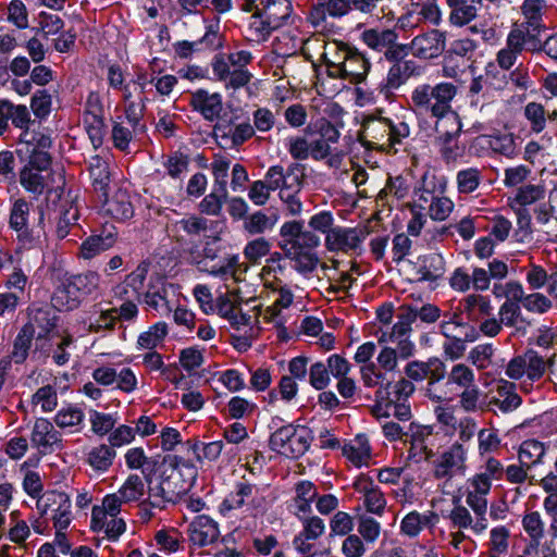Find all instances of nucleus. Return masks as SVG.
<instances>
[{"label": "nucleus", "mask_w": 557, "mask_h": 557, "mask_svg": "<svg viewBox=\"0 0 557 557\" xmlns=\"http://www.w3.org/2000/svg\"><path fill=\"white\" fill-rule=\"evenodd\" d=\"M280 249L294 262V269L300 274L312 273L319 265L320 258L315 249L321 245L318 232L304 228L301 221L285 222L280 228Z\"/></svg>", "instance_id": "f257e3e1"}, {"label": "nucleus", "mask_w": 557, "mask_h": 557, "mask_svg": "<svg viewBox=\"0 0 557 557\" xmlns=\"http://www.w3.org/2000/svg\"><path fill=\"white\" fill-rule=\"evenodd\" d=\"M308 226L324 236V248L330 253L359 256L369 235L364 226H342L336 224L334 214L322 210L310 216Z\"/></svg>", "instance_id": "f03ea898"}, {"label": "nucleus", "mask_w": 557, "mask_h": 557, "mask_svg": "<svg viewBox=\"0 0 557 557\" xmlns=\"http://www.w3.org/2000/svg\"><path fill=\"white\" fill-rule=\"evenodd\" d=\"M322 59L329 77L352 85L362 83L371 67L369 60L357 48L337 40L325 42Z\"/></svg>", "instance_id": "7ed1b4c3"}, {"label": "nucleus", "mask_w": 557, "mask_h": 557, "mask_svg": "<svg viewBox=\"0 0 557 557\" xmlns=\"http://www.w3.org/2000/svg\"><path fill=\"white\" fill-rule=\"evenodd\" d=\"M243 12L252 13L249 30L252 40H267L272 32L287 24L293 7L290 0H242Z\"/></svg>", "instance_id": "20e7f679"}, {"label": "nucleus", "mask_w": 557, "mask_h": 557, "mask_svg": "<svg viewBox=\"0 0 557 557\" xmlns=\"http://www.w3.org/2000/svg\"><path fill=\"white\" fill-rule=\"evenodd\" d=\"M456 95L457 86L453 83H423L413 87L408 104L417 115L429 116L438 122L451 113V102Z\"/></svg>", "instance_id": "39448f33"}, {"label": "nucleus", "mask_w": 557, "mask_h": 557, "mask_svg": "<svg viewBox=\"0 0 557 557\" xmlns=\"http://www.w3.org/2000/svg\"><path fill=\"white\" fill-rule=\"evenodd\" d=\"M218 236H210L205 242L201 250L198 249V246H195L188 248L187 253L191 262L196 264L200 271L218 277L233 275L237 264V258L235 256L220 259L215 264L209 265V261H214L219 258L221 249L218 246Z\"/></svg>", "instance_id": "423d86ee"}, {"label": "nucleus", "mask_w": 557, "mask_h": 557, "mask_svg": "<svg viewBox=\"0 0 557 557\" xmlns=\"http://www.w3.org/2000/svg\"><path fill=\"white\" fill-rule=\"evenodd\" d=\"M313 440L312 432L307 426L292 424L277 429L270 437L272 450L289 458L302 456Z\"/></svg>", "instance_id": "0eeeda50"}, {"label": "nucleus", "mask_w": 557, "mask_h": 557, "mask_svg": "<svg viewBox=\"0 0 557 557\" xmlns=\"http://www.w3.org/2000/svg\"><path fill=\"white\" fill-rule=\"evenodd\" d=\"M41 517L49 516L54 530H67L73 520L72 503L64 492L48 491L36 502Z\"/></svg>", "instance_id": "6e6552de"}, {"label": "nucleus", "mask_w": 557, "mask_h": 557, "mask_svg": "<svg viewBox=\"0 0 557 557\" xmlns=\"http://www.w3.org/2000/svg\"><path fill=\"white\" fill-rule=\"evenodd\" d=\"M209 228V221L197 214H189L181 220L169 222L166 224V234L169 238L176 243L183 250L195 247L194 242L206 233Z\"/></svg>", "instance_id": "1a4fd4ad"}, {"label": "nucleus", "mask_w": 557, "mask_h": 557, "mask_svg": "<svg viewBox=\"0 0 557 557\" xmlns=\"http://www.w3.org/2000/svg\"><path fill=\"white\" fill-rule=\"evenodd\" d=\"M173 469L170 474L163 476V483L166 491L170 492V499L176 503L182 496L186 495L191 487L197 470L190 461L184 460L182 457H173Z\"/></svg>", "instance_id": "9d476101"}, {"label": "nucleus", "mask_w": 557, "mask_h": 557, "mask_svg": "<svg viewBox=\"0 0 557 557\" xmlns=\"http://www.w3.org/2000/svg\"><path fill=\"white\" fill-rule=\"evenodd\" d=\"M467 449L462 444L454 443L433 461V476L449 481L454 476L465 475L467 471Z\"/></svg>", "instance_id": "9b49d317"}, {"label": "nucleus", "mask_w": 557, "mask_h": 557, "mask_svg": "<svg viewBox=\"0 0 557 557\" xmlns=\"http://www.w3.org/2000/svg\"><path fill=\"white\" fill-rule=\"evenodd\" d=\"M255 135L249 122L235 123L233 119H220L213 127V136L225 149L237 148Z\"/></svg>", "instance_id": "f8f14e48"}, {"label": "nucleus", "mask_w": 557, "mask_h": 557, "mask_svg": "<svg viewBox=\"0 0 557 557\" xmlns=\"http://www.w3.org/2000/svg\"><path fill=\"white\" fill-rule=\"evenodd\" d=\"M305 166L300 163H292L286 170L282 165H272L264 174L261 182L271 190H284L294 186H298L300 182H305Z\"/></svg>", "instance_id": "ddd939ff"}, {"label": "nucleus", "mask_w": 557, "mask_h": 557, "mask_svg": "<svg viewBox=\"0 0 557 557\" xmlns=\"http://www.w3.org/2000/svg\"><path fill=\"white\" fill-rule=\"evenodd\" d=\"M360 141L371 149L391 147V120L387 117H367L359 135Z\"/></svg>", "instance_id": "4468645a"}, {"label": "nucleus", "mask_w": 557, "mask_h": 557, "mask_svg": "<svg viewBox=\"0 0 557 557\" xmlns=\"http://www.w3.org/2000/svg\"><path fill=\"white\" fill-rule=\"evenodd\" d=\"M30 443L41 454L62 450L64 447L61 433L55 430L52 422L45 418L35 420L30 434Z\"/></svg>", "instance_id": "2eb2a0df"}, {"label": "nucleus", "mask_w": 557, "mask_h": 557, "mask_svg": "<svg viewBox=\"0 0 557 557\" xmlns=\"http://www.w3.org/2000/svg\"><path fill=\"white\" fill-rule=\"evenodd\" d=\"M263 503L264 498L260 495V488L257 485L248 481H240L236 483L234 491L225 497L221 509L222 511H231L244 506L257 508L261 507Z\"/></svg>", "instance_id": "dca6fc26"}, {"label": "nucleus", "mask_w": 557, "mask_h": 557, "mask_svg": "<svg viewBox=\"0 0 557 557\" xmlns=\"http://www.w3.org/2000/svg\"><path fill=\"white\" fill-rule=\"evenodd\" d=\"M409 48L413 57L420 60H432L445 50V35L437 29L417 35Z\"/></svg>", "instance_id": "f3484780"}, {"label": "nucleus", "mask_w": 557, "mask_h": 557, "mask_svg": "<svg viewBox=\"0 0 557 557\" xmlns=\"http://www.w3.org/2000/svg\"><path fill=\"white\" fill-rule=\"evenodd\" d=\"M211 65L215 79L223 83L226 89L237 90L246 86L252 77L248 70H231L232 65L224 54L214 55Z\"/></svg>", "instance_id": "a211bd4d"}, {"label": "nucleus", "mask_w": 557, "mask_h": 557, "mask_svg": "<svg viewBox=\"0 0 557 557\" xmlns=\"http://www.w3.org/2000/svg\"><path fill=\"white\" fill-rule=\"evenodd\" d=\"M188 539L198 547L215 544L220 539L219 525L208 516H197L188 525Z\"/></svg>", "instance_id": "6ab92c4d"}, {"label": "nucleus", "mask_w": 557, "mask_h": 557, "mask_svg": "<svg viewBox=\"0 0 557 557\" xmlns=\"http://www.w3.org/2000/svg\"><path fill=\"white\" fill-rule=\"evenodd\" d=\"M98 198L102 201L106 214L117 221H125L134 215V207L126 189L116 188L111 196L106 191V195H100Z\"/></svg>", "instance_id": "aec40b11"}, {"label": "nucleus", "mask_w": 557, "mask_h": 557, "mask_svg": "<svg viewBox=\"0 0 557 557\" xmlns=\"http://www.w3.org/2000/svg\"><path fill=\"white\" fill-rule=\"evenodd\" d=\"M302 521V530L294 537L293 545L301 554H309L313 544L325 531L324 521L317 517H299Z\"/></svg>", "instance_id": "412c9836"}, {"label": "nucleus", "mask_w": 557, "mask_h": 557, "mask_svg": "<svg viewBox=\"0 0 557 557\" xmlns=\"http://www.w3.org/2000/svg\"><path fill=\"white\" fill-rule=\"evenodd\" d=\"M87 172L97 196L106 195V191L110 189L111 183L109 158L100 154L91 156L87 160Z\"/></svg>", "instance_id": "4be33fe9"}, {"label": "nucleus", "mask_w": 557, "mask_h": 557, "mask_svg": "<svg viewBox=\"0 0 557 557\" xmlns=\"http://www.w3.org/2000/svg\"><path fill=\"white\" fill-rule=\"evenodd\" d=\"M190 106L198 111L207 121H214L220 117L223 110L222 97L218 92L210 94L205 89H198L190 96Z\"/></svg>", "instance_id": "5701e85b"}, {"label": "nucleus", "mask_w": 557, "mask_h": 557, "mask_svg": "<svg viewBox=\"0 0 557 557\" xmlns=\"http://www.w3.org/2000/svg\"><path fill=\"white\" fill-rule=\"evenodd\" d=\"M428 383L424 387V396L434 403H443L447 400L445 392L437 387V383L448 377V372L445 363L438 358H430L426 368Z\"/></svg>", "instance_id": "b1692460"}, {"label": "nucleus", "mask_w": 557, "mask_h": 557, "mask_svg": "<svg viewBox=\"0 0 557 557\" xmlns=\"http://www.w3.org/2000/svg\"><path fill=\"white\" fill-rule=\"evenodd\" d=\"M424 67L414 60L408 59L392 64L385 78V88L396 90L405 85L411 77H418L423 73Z\"/></svg>", "instance_id": "393cba45"}, {"label": "nucleus", "mask_w": 557, "mask_h": 557, "mask_svg": "<svg viewBox=\"0 0 557 557\" xmlns=\"http://www.w3.org/2000/svg\"><path fill=\"white\" fill-rule=\"evenodd\" d=\"M355 488L358 493L362 494L366 510L370 513L382 517L387 502L380 487L374 485L372 481L366 478H360L355 483Z\"/></svg>", "instance_id": "a878e982"}, {"label": "nucleus", "mask_w": 557, "mask_h": 557, "mask_svg": "<svg viewBox=\"0 0 557 557\" xmlns=\"http://www.w3.org/2000/svg\"><path fill=\"white\" fill-rule=\"evenodd\" d=\"M494 393L488 405L503 413L513 411L521 405L522 400L516 392V385L507 380L497 381Z\"/></svg>", "instance_id": "bb28decb"}, {"label": "nucleus", "mask_w": 557, "mask_h": 557, "mask_svg": "<svg viewBox=\"0 0 557 557\" xmlns=\"http://www.w3.org/2000/svg\"><path fill=\"white\" fill-rule=\"evenodd\" d=\"M440 520L435 511L420 513L416 510L407 513L400 522V531L409 536H417L424 528L433 529Z\"/></svg>", "instance_id": "cd10ccee"}, {"label": "nucleus", "mask_w": 557, "mask_h": 557, "mask_svg": "<svg viewBox=\"0 0 557 557\" xmlns=\"http://www.w3.org/2000/svg\"><path fill=\"white\" fill-rule=\"evenodd\" d=\"M450 8L449 22L456 26H463L473 21L482 8V0H446Z\"/></svg>", "instance_id": "c85d7f7f"}, {"label": "nucleus", "mask_w": 557, "mask_h": 557, "mask_svg": "<svg viewBox=\"0 0 557 557\" xmlns=\"http://www.w3.org/2000/svg\"><path fill=\"white\" fill-rule=\"evenodd\" d=\"M30 202L25 198H17L12 202L9 215V226L18 234V237L29 236Z\"/></svg>", "instance_id": "c756f323"}, {"label": "nucleus", "mask_w": 557, "mask_h": 557, "mask_svg": "<svg viewBox=\"0 0 557 557\" xmlns=\"http://www.w3.org/2000/svg\"><path fill=\"white\" fill-rule=\"evenodd\" d=\"M459 309L466 313L471 321H479L488 317L493 312V307L488 297L481 294H470L459 302Z\"/></svg>", "instance_id": "7c9ffc66"}, {"label": "nucleus", "mask_w": 557, "mask_h": 557, "mask_svg": "<svg viewBox=\"0 0 557 557\" xmlns=\"http://www.w3.org/2000/svg\"><path fill=\"white\" fill-rule=\"evenodd\" d=\"M546 189L541 183H527L519 186L512 197L509 198L511 208H527L535 205L545 198Z\"/></svg>", "instance_id": "2f4dec72"}, {"label": "nucleus", "mask_w": 557, "mask_h": 557, "mask_svg": "<svg viewBox=\"0 0 557 557\" xmlns=\"http://www.w3.org/2000/svg\"><path fill=\"white\" fill-rule=\"evenodd\" d=\"M73 283L67 277L53 293L51 298L52 307L59 311H72L77 309L83 297L74 290Z\"/></svg>", "instance_id": "473e14b6"}, {"label": "nucleus", "mask_w": 557, "mask_h": 557, "mask_svg": "<svg viewBox=\"0 0 557 557\" xmlns=\"http://www.w3.org/2000/svg\"><path fill=\"white\" fill-rule=\"evenodd\" d=\"M136 320H124L117 307L101 310L99 315L90 322L88 330L91 333L114 332L116 326L125 329L124 323H133Z\"/></svg>", "instance_id": "72a5a7b5"}, {"label": "nucleus", "mask_w": 557, "mask_h": 557, "mask_svg": "<svg viewBox=\"0 0 557 557\" xmlns=\"http://www.w3.org/2000/svg\"><path fill=\"white\" fill-rule=\"evenodd\" d=\"M112 292L114 298L122 301L117 307L122 318L124 320H137L139 314L138 304L141 300L135 294L133 295L126 283L123 281L115 285Z\"/></svg>", "instance_id": "f704fd0d"}, {"label": "nucleus", "mask_w": 557, "mask_h": 557, "mask_svg": "<svg viewBox=\"0 0 557 557\" xmlns=\"http://www.w3.org/2000/svg\"><path fill=\"white\" fill-rule=\"evenodd\" d=\"M343 455L356 467L367 465L371 448L366 435L359 434L342 447Z\"/></svg>", "instance_id": "c9c22d12"}, {"label": "nucleus", "mask_w": 557, "mask_h": 557, "mask_svg": "<svg viewBox=\"0 0 557 557\" xmlns=\"http://www.w3.org/2000/svg\"><path fill=\"white\" fill-rule=\"evenodd\" d=\"M448 519L453 528L459 530H471L474 534H481L486 529H479V519L471 515L469 509L459 503V499H454V507L448 513Z\"/></svg>", "instance_id": "e433bc0d"}, {"label": "nucleus", "mask_w": 557, "mask_h": 557, "mask_svg": "<svg viewBox=\"0 0 557 557\" xmlns=\"http://www.w3.org/2000/svg\"><path fill=\"white\" fill-rule=\"evenodd\" d=\"M456 123V129L454 132H447L444 135L443 144L441 147V157L446 164L455 163L463 156V149L458 145L455 139L461 132V122L459 121L458 114L453 112L451 115Z\"/></svg>", "instance_id": "4c0bfd02"}, {"label": "nucleus", "mask_w": 557, "mask_h": 557, "mask_svg": "<svg viewBox=\"0 0 557 557\" xmlns=\"http://www.w3.org/2000/svg\"><path fill=\"white\" fill-rule=\"evenodd\" d=\"M144 301L160 314H170L173 310L169 299V288L163 282L159 285H150L144 294Z\"/></svg>", "instance_id": "58836bf2"}, {"label": "nucleus", "mask_w": 557, "mask_h": 557, "mask_svg": "<svg viewBox=\"0 0 557 557\" xmlns=\"http://www.w3.org/2000/svg\"><path fill=\"white\" fill-rule=\"evenodd\" d=\"M361 38L370 49L384 52L398 40V34L389 28H370L362 33Z\"/></svg>", "instance_id": "ea45409f"}, {"label": "nucleus", "mask_w": 557, "mask_h": 557, "mask_svg": "<svg viewBox=\"0 0 557 557\" xmlns=\"http://www.w3.org/2000/svg\"><path fill=\"white\" fill-rule=\"evenodd\" d=\"M34 338V326L33 324H24L18 331L14 342L13 348L9 359L17 364L23 363L27 357Z\"/></svg>", "instance_id": "a19ab883"}, {"label": "nucleus", "mask_w": 557, "mask_h": 557, "mask_svg": "<svg viewBox=\"0 0 557 557\" xmlns=\"http://www.w3.org/2000/svg\"><path fill=\"white\" fill-rule=\"evenodd\" d=\"M116 456L115 450L109 445L101 444L92 447L86 458V462L99 473L107 472L113 465Z\"/></svg>", "instance_id": "79ce46f5"}, {"label": "nucleus", "mask_w": 557, "mask_h": 557, "mask_svg": "<svg viewBox=\"0 0 557 557\" xmlns=\"http://www.w3.org/2000/svg\"><path fill=\"white\" fill-rule=\"evenodd\" d=\"M545 454L546 447L544 443L536 440H525L519 447L518 459L519 462L531 469L534 466L543 463Z\"/></svg>", "instance_id": "37998d69"}, {"label": "nucleus", "mask_w": 557, "mask_h": 557, "mask_svg": "<svg viewBox=\"0 0 557 557\" xmlns=\"http://www.w3.org/2000/svg\"><path fill=\"white\" fill-rule=\"evenodd\" d=\"M318 496L315 485L310 481H300L295 485L294 505L296 515H307L311 511V503Z\"/></svg>", "instance_id": "c03bdc74"}, {"label": "nucleus", "mask_w": 557, "mask_h": 557, "mask_svg": "<svg viewBox=\"0 0 557 557\" xmlns=\"http://www.w3.org/2000/svg\"><path fill=\"white\" fill-rule=\"evenodd\" d=\"M115 493L124 504L139 502L146 494V480L138 474H131Z\"/></svg>", "instance_id": "a18cd8bd"}, {"label": "nucleus", "mask_w": 557, "mask_h": 557, "mask_svg": "<svg viewBox=\"0 0 557 557\" xmlns=\"http://www.w3.org/2000/svg\"><path fill=\"white\" fill-rule=\"evenodd\" d=\"M542 30H533L532 26L524 25L521 28H512L509 32V36L515 40L520 39V50L534 52H542L544 47V41H542L539 37Z\"/></svg>", "instance_id": "49530a36"}, {"label": "nucleus", "mask_w": 557, "mask_h": 557, "mask_svg": "<svg viewBox=\"0 0 557 557\" xmlns=\"http://www.w3.org/2000/svg\"><path fill=\"white\" fill-rule=\"evenodd\" d=\"M483 171L471 166L459 170L456 174V185L459 194H473L481 185Z\"/></svg>", "instance_id": "de8ad7c7"}, {"label": "nucleus", "mask_w": 557, "mask_h": 557, "mask_svg": "<svg viewBox=\"0 0 557 557\" xmlns=\"http://www.w3.org/2000/svg\"><path fill=\"white\" fill-rule=\"evenodd\" d=\"M546 9L545 0H524L521 7L522 14L525 23L521 24L532 26L533 30H544L546 27L543 24V14Z\"/></svg>", "instance_id": "09e8293b"}, {"label": "nucleus", "mask_w": 557, "mask_h": 557, "mask_svg": "<svg viewBox=\"0 0 557 557\" xmlns=\"http://www.w3.org/2000/svg\"><path fill=\"white\" fill-rule=\"evenodd\" d=\"M73 283L74 290L84 298L98 292L100 288L101 276L96 271H86L69 277Z\"/></svg>", "instance_id": "8fccbe9b"}, {"label": "nucleus", "mask_w": 557, "mask_h": 557, "mask_svg": "<svg viewBox=\"0 0 557 557\" xmlns=\"http://www.w3.org/2000/svg\"><path fill=\"white\" fill-rule=\"evenodd\" d=\"M122 505L125 504L116 493L106 495L100 506L92 507V513L96 522L103 528V519H106L107 515L110 517H119L122 511Z\"/></svg>", "instance_id": "3c124183"}, {"label": "nucleus", "mask_w": 557, "mask_h": 557, "mask_svg": "<svg viewBox=\"0 0 557 557\" xmlns=\"http://www.w3.org/2000/svg\"><path fill=\"white\" fill-rule=\"evenodd\" d=\"M154 540L159 549L164 553H176L183 549L184 537L182 533L174 528L159 530Z\"/></svg>", "instance_id": "603ef678"}, {"label": "nucleus", "mask_w": 557, "mask_h": 557, "mask_svg": "<svg viewBox=\"0 0 557 557\" xmlns=\"http://www.w3.org/2000/svg\"><path fill=\"white\" fill-rule=\"evenodd\" d=\"M475 382V374L469 366L456 363L448 372L446 385L454 386L456 389L460 391L472 386Z\"/></svg>", "instance_id": "864d4df0"}, {"label": "nucleus", "mask_w": 557, "mask_h": 557, "mask_svg": "<svg viewBox=\"0 0 557 557\" xmlns=\"http://www.w3.org/2000/svg\"><path fill=\"white\" fill-rule=\"evenodd\" d=\"M275 223L276 216L257 211L244 218V230L250 235H259L272 230Z\"/></svg>", "instance_id": "5fc2aeb1"}, {"label": "nucleus", "mask_w": 557, "mask_h": 557, "mask_svg": "<svg viewBox=\"0 0 557 557\" xmlns=\"http://www.w3.org/2000/svg\"><path fill=\"white\" fill-rule=\"evenodd\" d=\"M29 324H33L34 329H40L38 338L46 337L57 326V314L54 312V308L45 307L35 309Z\"/></svg>", "instance_id": "6e6d98bb"}, {"label": "nucleus", "mask_w": 557, "mask_h": 557, "mask_svg": "<svg viewBox=\"0 0 557 557\" xmlns=\"http://www.w3.org/2000/svg\"><path fill=\"white\" fill-rule=\"evenodd\" d=\"M522 527L530 537V546L537 548L544 535V522L539 511H531L523 516Z\"/></svg>", "instance_id": "4d7b16f0"}, {"label": "nucleus", "mask_w": 557, "mask_h": 557, "mask_svg": "<svg viewBox=\"0 0 557 557\" xmlns=\"http://www.w3.org/2000/svg\"><path fill=\"white\" fill-rule=\"evenodd\" d=\"M78 215V208L74 202L65 201L62 203L55 228L58 238L62 239L69 235L70 227L76 223Z\"/></svg>", "instance_id": "13d9d810"}, {"label": "nucleus", "mask_w": 557, "mask_h": 557, "mask_svg": "<svg viewBox=\"0 0 557 557\" xmlns=\"http://www.w3.org/2000/svg\"><path fill=\"white\" fill-rule=\"evenodd\" d=\"M188 450H191L198 461L207 459L210 461L216 460L223 449L222 441H215L210 443H200L197 441H187L185 443Z\"/></svg>", "instance_id": "bf43d9fd"}, {"label": "nucleus", "mask_w": 557, "mask_h": 557, "mask_svg": "<svg viewBox=\"0 0 557 557\" xmlns=\"http://www.w3.org/2000/svg\"><path fill=\"white\" fill-rule=\"evenodd\" d=\"M113 243L114 238L112 235H108L106 237L100 235L89 236L81 245V256L84 259H91L112 247Z\"/></svg>", "instance_id": "052dcab7"}, {"label": "nucleus", "mask_w": 557, "mask_h": 557, "mask_svg": "<svg viewBox=\"0 0 557 557\" xmlns=\"http://www.w3.org/2000/svg\"><path fill=\"white\" fill-rule=\"evenodd\" d=\"M90 528L95 532L103 533L111 540H116L125 532L126 523L123 518L107 515L106 519H103V528H101L100 524L96 522L94 513L91 512Z\"/></svg>", "instance_id": "680f3d73"}, {"label": "nucleus", "mask_w": 557, "mask_h": 557, "mask_svg": "<svg viewBox=\"0 0 557 557\" xmlns=\"http://www.w3.org/2000/svg\"><path fill=\"white\" fill-rule=\"evenodd\" d=\"M166 335V323L158 322L138 336L137 345L140 348L152 350L165 338Z\"/></svg>", "instance_id": "e2e57ef3"}, {"label": "nucleus", "mask_w": 557, "mask_h": 557, "mask_svg": "<svg viewBox=\"0 0 557 557\" xmlns=\"http://www.w3.org/2000/svg\"><path fill=\"white\" fill-rule=\"evenodd\" d=\"M444 259L438 253H431L424 257L422 265L420 267V274L424 281H436L444 274Z\"/></svg>", "instance_id": "0e129e2a"}, {"label": "nucleus", "mask_w": 557, "mask_h": 557, "mask_svg": "<svg viewBox=\"0 0 557 557\" xmlns=\"http://www.w3.org/2000/svg\"><path fill=\"white\" fill-rule=\"evenodd\" d=\"M414 323L411 306H401L397 314V322L392 327L391 338L409 337Z\"/></svg>", "instance_id": "69168bd1"}, {"label": "nucleus", "mask_w": 557, "mask_h": 557, "mask_svg": "<svg viewBox=\"0 0 557 557\" xmlns=\"http://www.w3.org/2000/svg\"><path fill=\"white\" fill-rule=\"evenodd\" d=\"M519 40H515L509 35L507 36L506 47L496 54V62L500 69L508 71L516 63L518 55L522 52Z\"/></svg>", "instance_id": "338daca9"}, {"label": "nucleus", "mask_w": 557, "mask_h": 557, "mask_svg": "<svg viewBox=\"0 0 557 557\" xmlns=\"http://www.w3.org/2000/svg\"><path fill=\"white\" fill-rule=\"evenodd\" d=\"M458 404L466 412H476L482 408V392L476 382L460 389Z\"/></svg>", "instance_id": "774afa93"}]
</instances>
